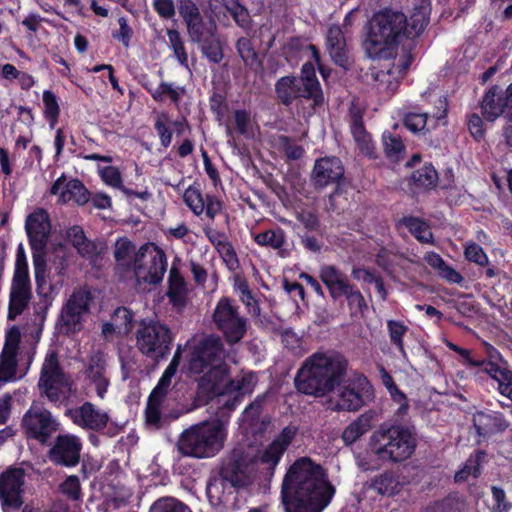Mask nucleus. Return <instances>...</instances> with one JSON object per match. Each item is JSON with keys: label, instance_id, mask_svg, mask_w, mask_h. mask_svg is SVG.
I'll list each match as a JSON object with an SVG mask.
<instances>
[{"label": "nucleus", "instance_id": "nucleus-48", "mask_svg": "<svg viewBox=\"0 0 512 512\" xmlns=\"http://www.w3.org/2000/svg\"><path fill=\"white\" fill-rule=\"evenodd\" d=\"M167 36L169 45L174 52V56L177 58L181 66L188 68V56L179 32L174 29H169L167 31Z\"/></svg>", "mask_w": 512, "mask_h": 512}, {"label": "nucleus", "instance_id": "nucleus-42", "mask_svg": "<svg viewBox=\"0 0 512 512\" xmlns=\"http://www.w3.org/2000/svg\"><path fill=\"white\" fill-rule=\"evenodd\" d=\"M402 224L410 231L414 237L423 243H431L433 240L432 232L429 226L422 220L415 217L403 219Z\"/></svg>", "mask_w": 512, "mask_h": 512}, {"label": "nucleus", "instance_id": "nucleus-3", "mask_svg": "<svg viewBox=\"0 0 512 512\" xmlns=\"http://www.w3.org/2000/svg\"><path fill=\"white\" fill-rule=\"evenodd\" d=\"M333 495L323 469L308 458L295 461L284 477L281 497L285 512H322Z\"/></svg>", "mask_w": 512, "mask_h": 512}, {"label": "nucleus", "instance_id": "nucleus-56", "mask_svg": "<svg viewBox=\"0 0 512 512\" xmlns=\"http://www.w3.org/2000/svg\"><path fill=\"white\" fill-rule=\"evenodd\" d=\"M43 103L45 106V115L50 119L51 127H53L59 116V105L55 94L49 90L44 91Z\"/></svg>", "mask_w": 512, "mask_h": 512}, {"label": "nucleus", "instance_id": "nucleus-37", "mask_svg": "<svg viewBox=\"0 0 512 512\" xmlns=\"http://www.w3.org/2000/svg\"><path fill=\"white\" fill-rule=\"evenodd\" d=\"M482 111L489 121H494L502 114L506 115L504 95L495 88L488 91L482 101Z\"/></svg>", "mask_w": 512, "mask_h": 512}, {"label": "nucleus", "instance_id": "nucleus-46", "mask_svg": "<svg viewBox=\"0 0 512 512\" xmlns=\"http://www.w3.org/2000/svg\"><path fill=\"white\" fill-rule=\"evenodd\" d=\"M484 457V453L478 452L469 457L464 467L455 474V481H466L470 477L476 478L480 474V463Z\"/></svg>", "mask_w": 512, "mask_h": 512}, {"label": "nucleus", "instance_id": "nucleus-30", "mask_svg": "<svg viewBox=\"0 0 512 512\" xmlns=\"http://www.w3.org/2000/svg\"><path fill=\"white\" fill-rule=\"evenodd\" d=\"M51 193L59 194L63 202L75 201L78 204H84L88 201V191L83 184L76 179L66 182L64 175L59 177L51 187Z\"/></svg>", "mask_w": 512, "mask_h": 512}, {"label": "nucleus", "instance_id": "nucleus-10", "mask_svg": "<svg viewBox=\"0 0 512 512\" xmlns=\"http://www.w3.org/2000/svg\"><path fill=\"white\" fill-rule=\"evenodd\" d=\"M167 259L164 251L155 244L143 245L135 255L133 271L136 282L141 285L160 283L166 272Z\"/></svg>", "mask_w": 512, "mask_h": 512}, {"label": "nucleus", "instance_id": "nucleus-45", "mask_svg": "<svg viewBox=\"0 0 512 512\" xmlns=\"http://www.w3.org/2000/svg\"><path fill=\"white\" fill-rule=\"evenodd\" d=\"M382 141L387 157L393 161H399L404 153V145L400 137L390 131H385Z\"/></svg>", "mask_w": 512, "mask_h": 512}, {"label": "nucleus", "instance_id": "nucleus-62", "mask_svg": "<svg viewBox=\"0 0 512 512\" xmlns=\"http://www.w3.org/2000/svg\"><path fill=\"white\" fill-rule=\"evenodd\" d=\"M278 145L289 159H299L304 153L301 146L296 145L286 137H280Z\"/></svg>", "mask_w": 512, "mask_h": 512}, {"label": "nucleus", "instance_id": "nucleus-20", "mask_svg": "<svg viewBox=\"0 0 512 512\" xmlns=\"http://www.w3.org/2000/svg\"><path fill=\"white\" fill-rule=\"evenodd\" d=\"M320 278L328 287L333 298L346 296L351 302L359 305L363 302L361 293L354 289L348 282L346 276L333 266H325L320 271Z\"/></svg>", "mask_w": 512, "mask_h": 512}, {"label": "nucleus", "instance_id": "nucleus-64", "mask_svg": "<svg viewBox=\"0 0 512 512\" xmlns=\"http://www.w3.org/2000/svg\"><path fill=\"white\" fill-rule=\"evenodd\" d=\"M217 251L221 255L223 261L226 263L229 269L233 270L238 266V259L234 248L229 241L221 244Z\"/></svg>", "mask_w": 512, "mask_h": 512}, {"label": "nucleus", "instance_id": "nucleus-58", "mask_svg": "<svg viewBox=\"0 0 512 512\" xmlns=\"http://www.w3.org/2000/svg\"><path fill=\"white\" fill-rule=\"evenodd\" d=\"M226 9L239 26H247L249 22V13L245 7L240 5L237 1L231 0L226 4Z\"/></svg>", "mask_w": 512, "mask_h": 512}, {"label": "nucleus", "instance_id": "nucleus-19", "mask_svg": "<svg viewBox=\"0 0 512 512\" xmlns=\"http://www.w3.org/2000/svg\"><path fill=\"white\" fill-rule=\"evenodd\" d=\"M434 100V111L428 115V113H408L404 117V124L408 130L413 133L422 132L424 130H430L438 126L439 124H445L447 116V102L446 99L441 95H433Z\"/></svg>", "mask_w": 512, "mask_h": 512}, {"label": "nucleus", "instance_id": "nucleus-27", "mask_svg": "<svg viewBox=\"0 0 512 512\" xmlns=\"http://www.w3.org/2000/svg\"><path fill=\"white\" fill-rule=\"evenodd\" d=\"M344 174L339 158L325 157L316 161L313 169V180L317 186L324 187L337 183Z\"/></svg>", "mask_w": 512, "mask_h": 512}, {"label": "nucleus", "instance_id": "nucleus-50", "mask_svg": "<svg viewBox=\"0 0 512 512\" xmlns=\"http://www.w3.org/2000/svg\"><path fill=\"white\" fill-rule=\"evenodd\" d=\"M150 512H191V510L173 497H163L154 502Z\"/></svg>", "mask_w": 512, "mask_h": 512}, {"label": "nucleus", "instance_id": "nucleus-23", "mask_svg": "<svg viewBox=\"0 0 512 512\" xmlns=\"http://www.w3.org/2000/svg\"><path fill=\"white\" fill-rule=\"evenodd\" d=\"M183 201L196 216L202 215L213 220L221 211V202L214 196L207 195L205 198L197 185H190L183 193Z\"/></svg>", "mask_w": 512, "mask_h": 512}, {"label": "nucleus", "instance_id": "nucleus-16", "mask_svg": "<svg viewBox=\"0 0 512 512\" xmlns=\"http://www.w3.org/2000/svg\"><path fill=\"white\" fill-rule=\"evenodd\" d=\"M373 397V388L365 377H358L352 384L340 388L337 399L330 400L328 407L332 410L356 411Z\"/></svg>", "mask_w": 512, "mask_h": 512}, {"label": "nucleus", "instance_id": "nucleus-6", "mask_svg": "<svg viewBox=\"0 0 512 512\" xmlns=\"http://www.w3.org/2000/svg\"><path fill=\"white\" fill-rule=\"evenodd\" d=\"M369 448L379 462H402L414 453L416 438L408 427L383 423L371 434Z\"/></svg>", "mask_w": 512, "mask_h": 512}, {"label": "nucleus", "instance_id": "nucleus-61", "mask_svg": "<svg viewBox=\"0 0 512 512\" xmlns=\"http://www.w3.org/2000/svg\"><path fill=\"white\" fill-rule=\"evenodd\" d=\"M61 491L72 500H78L81 494L80 481L77 476H69L61 485Z\"/></svg>", "mask_w": 512, "mask_h": 512}, {"label": "nucleus", "instance_id": "nucleus-14", "mask_svg": "<svg viewBox=\"0 0 512 512\" xmlns=\"http://www.w3.org/2000/svg\"><path fill=\"white\" fill-rule=\"evenodd\" d=\"M22 426L29 438L46 443L59 424L42 403L34 401L23 416Z\"/></svg>", "mask_w": 512, "mask_h": 512}, {"label": "nucleus", "instance_id": "nucleus-34", "mask_svg": "<svg viewBox=\"0 0 512 512\" xmlns=\"http://www.w3.org/2000/svg\"><path fill=\"white\" fill-rule=\"evenodd\" d=\"M168 292L170 302L177 308H182L186 304L187 288L184 278L174 262L171 266L168 277Z\"/></svg>", "mask_w": 512, "mask_h": 512}, {"label": "nucleus", "instance_id": "nucleus-11", "mask_svg": "<svg viewBox=\"0 0 512 512\" xmlns=\"http://www.w3.org/2000/svg\"><path fill=\"white\" fill-rule=\"evenodd\" d=\"M296 434L297 427L289 425L285 427L270 444L257 451V453H255L254 449L251 447H248L247 449L239 447L233 450V452H239L244 456H247L248 459L252 458L251 462L249 463L250 482L251 474L256 464H261L269 470H274V468L280 462L284 452L295 438Z\"/></svg>", "mask_w": 512, "mask_h": 512}, {"label": "nucleus", "instance_id": "nucleus-28", "mask_svg": "<svg viewBox=\"0 0 512 512\" xmlns=\"http://www.w3.org/2000/svg\"><path fill=\"white\" fill-rule=\"evenodd\" d=\"M69 416L75 424L91 430L104 428L108 421V415L96 409L90 402L84 403L79 408L69 410Z\"/></svg>", "mask_w": 512, "mask_h": 512}, {"label": "nucleus", "instance_id": "nucleus-1", "mask_svg": "<svg viewBox=\"0 0 512 512\" xmlns=\"http://www.w3.org/2000/svg\"><path fill=\"white\" fill-rule=\"evenodd\" d=\"M188 371L197 376V399L205 402L214 396H228L225 405L233 409L240 399L251 394L257 384V376L253 372H242L233 380L228 381V368L224 362V351L221 339L215 336L194 338L187 343Z\"/></svg>", "mask_w": 512, "mask_h": 512}, {"label": "nucleus", "instance_id": "nucleus-36", "mask_svg": "<svg viewBox=\"0 0 512 512\" xmlns=\"http://www.w3.org/2000/svg\"><path fill=\"white\" fill-rule=\"evenodd\" d=\"M67 238L77 249L78 253L88 259H92L98 255L97 245L88 240L80 226H73L67 231Z\"/></svg>", "mask_w": 512, "mask_h": 512}, {"label": "nucleus", "instance_id": "nucleus-35", "mask_svg": "<svg viewBox=\"0 0 512 512\" xmlns=\"http://www.w3.org/2000/svg\"><path fill=\"white\" fill-rule=\"evenodd\" d=\"M185 128V121H172L166 113H159L156 117L155 129L164 147H168L171 144L173 131L177 134H182Z\"/></svg>", "mask_w": 512, "mask_h": 512}, {"label": "nucleus", "instance_id": "nucleus-25", "mask_svg": "<svg viewBox=\"0 0 512 512\" xmlns=\"http://www.w3.org/2000/svg\"><path fill=\"white\" fill-rule=\"evenodd\" d=\"M25 228L31 247L38 249L47 247L51 224L45 210L38 209L31 213L26 219Z\"/></svg>", "mask_w": 512, "mask_h": 512}, {"label": "nucleus", "instance_id": "nucleus-43", "mask_svg": "<svg viewBox=\"0 0 512 512\" xmlns=\"http://www.w3.org/2000/svg\"><path fill=\"white\" fill-rule=\"evenodd\" d=\"M371 486L379 494L391 496L399 491L400 483L393 473L385 472L377 476Z\"/></svg>", "mask_w": 512, "mask_h": 512}, {"label": "nucleus", "instance_id": "nucleus-22", "mask_svg": "<svg viewBox=\"0 0 512 512\" xmlns=\"http://www.w3.org/2000/svg\"><path fill=\"white\" fill-rule=\"evenodd\" d=\"M483 371L497 382L499 393L512 403V371L496 350L489 354V360L483 366Z\"/></svg>", "mask_w": 512, "mask_h": 512}, {"label": "nucleus", "instance_id": "nucleus-51", "mask_svg": "<svg viewBox=\"0 0 512 512\" xmlns=\"http://www.w3.org/2000/svg\"><path fill=\"white\" fill-rule=\"evenodd\" d=\"M183 94V88L176 87L168 83H161L155 90L152 91V97L157 101L170 99L173 102H177Z\"/></svg>", "mask_w": 512, "mask_h": 512}, {"label": "nucleus", "instance_id": "nucleus-47", "mask_svg": "<svg viewBox=\"0 0 512 512\" xmlns=\"http://www.w3.org/2000/svg\"><path fill=\"white\" fill-rule=\"evenodd\" d=\"M114 258L118 273L121 277H125L128 271V238L122 237L116 241Z\"/></svg>", "mask_w": 512, "mask_h": 512}, {"label": "nucleus", "instance_id": "nucleus-63", "mask_svg": "<svg viewBox=\"0 0 512 512\" xmlns=\"http://www.w3.org/2000/svg\"><path fill=\"white\" fill-rule=\"evenodd\" d=\"M178 10L186 24L200 16L198 8L191 0H178Z\"/></svg>", "mask_w": 512, "mask_h": 512}, {"label": "nucleus", "instance_id": "nucleus-24", "mask_svg": "<svg viewBox=\"0 0 512 512\" xmlns=\"http://www.w3.org/2000/svg\"><path fill=\"white\" fill-rule=\"evenodd\" d=\"M81 443L71 435H59L49 451V458L58 465L75 466L80 460Z\"/></svg>", "mask_w": 512, "mask_h": 512}, {"label": "nucleus", "instance_id": "nucleus-49", "mask_svg": "<svg viewBox=\"0 0 512 512\" xmlns=\"http://www.w3.org/2000/svg\"><path fill=\"white\" fill-rule=\"evenodd\" d=\"M201 50L203 54L214 63H219L223 58V52L221 44L216 36V32L213 36L206 38L201 41Z\"/></svg>", "mask_w": 512, "mask_h": 512}, {"label": "nucleus", "instance_id": "nucleus-31", "mask_svg": "<svg viewBox=\"0 0 512 512\" xmlns=\"http://www.w3.org/2000/svg\"><path fill=\"white\" fill-rule=\"evenodd\" d=\"M106 361L100 351L94 352L88 361L86 368L87 378L95 385L96 393L103 398L107 390L108 380L105 377Z\"/></svg>", "mask_w": 512, "mask_h": 512}, {"label": "nucleus", "instance_id": "nucleus-2", "mask_svg": "<svg viewBox=\"0 0 512 512\" xmlns=\"http://www.w3.org/2000/svg\"><path fill=\"white\" fill-rule=\"evenodd\" d=\"M431 5L428 0H417L407 13L385 9L369 21L363 47L373 60L399 57V44L403 38L419 36L429 23Z\"/></svg>", "mask_w": 512, "mask_h": 512}, {"label": "nucleus", "instance_id": "nucleus-7", "mask_svg": "<svg viewBox=\"0 0 512 512\" xmlns=\"http://www.w3.org/2000/svg\"><path fill=\"white\" fill-rule=\"evenodd\" d=\"M276 92L284 104L291 103L297 97L311 98L315 105L322 103L323 95L316 77L315 66L308 62L302 66L301 78L282 77L276 84Z\"/></svg>", "mask_w": 512, "mask_h": 512}, {"label": "nucleus", "instance_id": "nucleus-54", "mask_svg": "<svg viewBox=\"0 0 512 512\" xmlns=\"http://www.w3.org/2000/svg\"><path fill=\"white\" fill-rule=\"evenodd\" d=\"M260 407V401L256 400L254 403L250 404L242 413L240 418V428L244 433L253 431L254 423L260 413Z\"/></svg>", "mask_w": 512, "mask_h": 512}, {"label": "nucleus", "instance_id": "nucleus-21", "mask_svg": "<svg viewBox=\"0 0 512 512\" xmlns=\"http://www.w3.org/2000/svg\"><path fill=\"white\" fill-rule=\"evenodd\" d=\"M21 341L18 327H11L6 333L5 344L0 355V381L7 382L15 378L17 354Z\"/></svg>", "mask_w": 512, "mask_h": 512}, {"label": "nucleus", "instance_id": "nucleus-29", "mask_svg": "<svg viewBox=\"0 0 512 512\" xmlns=\"http://www.w3.org/2000/svg\"><path fill=\"white\" fill-rule=\"evenodd\" d=\"M473 424L479 436L490 435L504 431L508 427L503 415L494 411H479L473 415Z\"/></svg>", "mask_w": 512, "mask_h": 512}, {"label": "nucleus", "instance_id": "nucleus-8", "mask_svg": "<svg viewBox=\"0 0 512 512\" xmlns=\"http://www.w3.org/2000/svg\"><path fill=\"white\" fill-rule=\"evenodd\" d=\"M73 381L59 363L56 352L50 351L43 362L38 388L51 402L66 400L72 392Z\"/></svg>", "mask_w": 512, "mask_h": 512}, {"label": "nucleus", "instance_id": "nucleus-57", "mask_svg": "<svg viewBox=\"0 0 512 512\" xmlns=\"http://www.w3.org/2000/svg\"><path fill=\"white\" fill-rule=\"evenodd\" d=\"M33 250V263L35 269L36 281L39 284L40 281H44L46 273V247L38 249L37 247H31Z\"/></svg>", "mask_w": 512, "mask_h": 512}, {"label": "nucleus", "instance_id": "nucleus-40", "mask_svg": "<svg viewBox=\"0 0 512 512\" xmlns=\"http://www.w3.org/2000/svg\"><path fill=\"white\" fill-rule=\"evenodd\" d=\"M186 25L191 40L198 43L213 36L216 32L215 24L213 22L204 23L200 16Z\"/></svg>", "mask_w": 512, "mask_h": 512}, {"label": "nucleus", "instance_id": "nucleus-4", "mask_svg": "<svg viewBox=\"0 0 512 512\" xmlns=\"http://www.w3.org/2000/svg\"><path fill=\"white\" fill-rule=\"evenodd\" d=\"M347 370V360L338 353H315L308 358L295 377L299 392L317 397L339 386Z\"/></svg>", "mask_w": 512, "mask_h": 512}, {"label": "nucleus", "instance_id": "nucleus-39", "mask_svg": "<svg viewBox=\"0 0 512 512\" xmlns=\"http://www.w3.org/2000/svg\"><path fill=\"white\" fill-rule=\"evenodd\" d=\"M181 357V346H178L170 364L165 369L164 373L162 374L157 386L153 389L151 392V398H159L161 399L167 392L168 388L171 385L172 378L174 377L179 361Z\"/></svg>", "mask_w": 512, "mask_h": 512}, {"label": "nucleus", "instance_id": "nucleus-53", "mask_svg": "<svg viewBox=\"0 0 512 512\" xmlns=\"http://www.w3.org/2000/svg\"><path fill=\"white\" fill-rule=\"evenodd\" d=\"M464 255L468 261L479 266H486L489 262L488 256L483 248L472 241H467L464 244Z\"/></svg>", "mask_w": 512, "mask_h": 512}, {"label": "nucleus", "instance_id": "nucleus-52", "mask_svg": "<svg viewBox=\"0 0 512 512\" xmlns=\"http://www.w3.org/2000/svg\"><path fill=\"white\" fill-rule=\"evenodd\" d=\"M412 178L419 187L430 188L436 184L438 176L433 166L424 165L413 173Z\"/></svg>", "mask_w": 512, "mask_h": 512}, {"label": "nucleus", "instance_id": "nucleus-18", "mask_svg": "<svg viewBox=\"0 0 512 512\" xmlns=\"http://www.w3.org/2000/svg\"><path fill=\"white\" fill-rule=\"evenodd\" d=\"M24 483L25 471L22 468H9L0 475V500L4 507H21Z\"/></svg>", "mask_w": 512, "mask_h": 512}, {"label": "nucleus", "instance_id": "nucleus-26", "mask_svg": "<svg viewBox=\"0 0 512 512\" xmlns=\"http://www.w3.org/2000/svg\"><path fill=\"white\" fill-rule=\"evenodd\" d=\"M233 127L228 124L226 128L227 143L234 151H239L238 142L234 132L242 135L245 139H254L258 133V128L251 120L250 113L245 110H236L233 115Z\"/></svg>", "mask_w": 512, "mask_h": 512}, {"label": "nucleus", "instance_id": "nucleus-44", "mask_svg": "<svg viewBox=\"0 0 512 512\" xmlns=\"http://www.w3.org/2000/svg\"><path fill=\"white\" fill-rule=\"evenodd\" d=\"M253 238L258 245L271 247L273 249H280L285 243V233L280 228L254 234Z\"/></svg>", "mask_w": 512, "mask_h": 512}, {"label": "nucleus", "instance_id": "nucleus-60", "mask_svg": "<svg viewBox=\"0 0 512 512\" xmlns=\"http://www.w3.org/2000/svg\"><path fill=\"white\" fill-rule=\"evenodd\" d=\"M13 279L29 280L28 266L22 244L18 246Z\"/></svg>", "mask_w": 512, "mask_h": 512}, {"label": "nucleus", "instance_id": "nucleus-13", "mask_svg": "<svg viewBox=\"0 0 512 512\" xmlns=\"http://www.w3.org/2000/svg\"><path fill=\"white\" fill-rule=\"evenodd\" d=\"M171 341L170 330L159 322L143 326L137 335L140 351L156 361L168 355Z\"/></svg>", "mask_w": 512, "mask_h": 512}, {"label": "nucleus", "instance_id": "nucleus-9", "mask_svg": "<svg viewBox=\"0 0 512 512\" xmlns=\"http://www.w3.org/2000/svg\"><path fill=\"white\" fill-rule=\"evenodd\" d=\"M247 458L239 452H232L228 461L222 468V477L211 479L206 486V494L211 504L217 505L222 501V490L225 483L236 488L247 486L249 481V463Z\"/></svg>", "mask_w": 512, "mask_h": 512}, {"label": "nucleus", "instance_id": "nucleus-32", "mask_svg": "<svg viewBox=\"0 0 512 512\" xmlns=\"http://www.w3.org/2000/svg\"><path fill=\"white\" fill-rule=\"evenodd\" d=\"M29 300V280L13 279L10 292L8 318L13 320L17 315L21 314L28 305Z\"/></svg>", "mask_w": 512, "mask_h": 512}, {"label": "nucleus", "instance_id": "nucleus-5", "mask_svg": "<svg viewBox=\"0 0 512 512\" xmlns=\"http://www.w3.org/2000/svg\"><path fill=\"white\" fill-rule=\"evenodd\" d=\"M228 435V419L215 418L184 430L177 447L181 454L194 458H210L224 447Z\"/></svg>", "mask_w": 512, "mask_h": 512}, {"label": "nucleus", "instance_id": "nucleus-15", "mask_svg": "<svg viewBox=\"0 0 512 512\" xmlns=\"http://www.w3.org/2000/svg\"><path fill=\"white\" fill-rule=\"evenodd\" d=\"M213 321L229 343L239 342L247 330V320L239 315L237 308L232 305L228 298H222L218 301L214 310Z\"/></svg>", "mask_w": 512, "mask_h": 512}, {"label": "nucleus", "instance_id": "nucleus-12", "mask_svg": "<svg viewBox=\"0 0 512 512\" xmlns=\"http://www.w3.org/2000/svg\"><path fill=\"white\" fill-rule=\"evenodd\" d=\"M92 300L91 291L84 288L74 290L63 305L57 320L59 333L72 335L81 331Z\"/></svg>", "mask_w": 512, "mask_h": 512}, {"label": "nucleus", "instance_id": "nucleus-17", "mask_svg": "<svg viewBox=\"0 0 512 512\" xmlns=\"http://www.w3.org/2000/svg\"><path fill=\"white\" fill-rule=\"evenodd\" d=\"M381 67L373 71L372 75L379 92L394 93L406 70L411 64V57L403 53L399 57H392L390 60H382Z\"/></svg>", "mask_w": 512, "mask_h": 512}, {"label": "nucleus", "instance_id": "nucleus-38", "mask_svg": "<svg viewBox=\"0 0 512 512\" xmlns=\"http://www.w3.org/2000/svg\"><path fill=\"white\" fill-rule=\"evenodd\" d=\"M373 415L364 413L351 422L342 433V440L346 445L356 442L362 435L368 432L372 426Z\"/></svg>", "mask_w": 512, "mask_h": 512}, {"label": "nucleus", "instance_id": "nucleus-33", "mask_svg": "<svg viewBox=\"0 0 512 512\" xmlns=\"http://www.w3.org/2000/svg\"><path fill=\"white\" fill-rule=\"evenodd\" d=\"M326 48L332 60L339 66L347 64L346 40L338 25L329 27L326 35Z\"/></svg>", "mask_w": 512, "mask_h": 512}, {"label": "nucleus", "instance_id": "nucleus-59", "mask_svg": "<svg viewBox=\"0 0 512 512\" xmlns=\"http://www.w3.org/2000/svg\"><path fill=\"white\" fill-rule=\"evenodd\" d=\"M237 50L246 65H253L256 62V52L247 38H241L237 42Z\"/></svg>", "mask_w": 512, "mask_h": 512}, {"label": "nucleus", "instance_id": "nucleus-41", "mask_svg": "<svg viewBox=\"0 0 512 512\" xmlns=\"http://www.w3.org/2000/svg\"><path fill=\"white\" fill-rule=\"evenodd\" d=\"M351 132L360 151L364 155L372 157L374 154V144L370 135L364 129L362 122L357 119L354 120L351 125Z\"/></svg>", "mask_w": 512, "mask_h": 512}, {"label": "nucleus", "instance_id": "nucleus-55", "mask_svg": "<svg viewBox=\"0 0 512 512\" xmlns=\"http://www.w3.org/2000/svg\"><path fill=\"white\" fill-rule=\"evenodd\" d=\"M387 328L391 342L397 346L399 351L404 352L403 336L408 330L407 326L400 321L388 320Z\"/></svg>", "mask_w": 512, "mask_h": 512}]
</instances>
